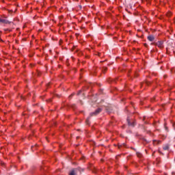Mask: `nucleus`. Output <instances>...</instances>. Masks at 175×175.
I'll use <instances>...</instances> for the list:
<instances>
[{
  "label": "nucleus",
  "mask_w": 175,
  "mask_h": 175,
  "mask_svg": "<svg viewBox=\"0 0 175 175\" xmlns=\"http://www.w3.org/2000/svg\"><path fill=\"white\" fill-rule=\"evenodd\" d=\"M158 47H160V49H162V47H163V42H158L157 43Z\"/></svg>",
  "instance_id": "obj_1"
},
{
  "label": "nucleus",
  "mask_w": 175,
  "mask_h": 175,
  "mask_svg": "<svg viewBox=\"0 0 175 175\" xmlns=\"http://www.w3.org/2000/svg\"><path fill=\"white\" fill-rule=\"evenodd\" d=\"M100 111V109H97L94 114H98Z\"/></svg>",
  "instance_id": "obj_5"
},
{
  "label": "nucleus",
  "mask_w": 175,
  "mask_h": 175,
  "mask_svg": "<svg viewBox=\"0 0 175 175\" xmlns=\"http://www.w3.org/2000/svg\"><path fill=\"white\" fill-rule=\"evenodd\" d=\"M0 23H3L4 24H6L8 22L5 19H0Z\"/></svg>",
  "instance_id": "obj_4"
},
{
  "label": "nucleus",
  "mask_w": 175,
  "mask_h": 175,
  "mask_svg": "<svg viewBox=\"0 0 175 175\" xmlns=\"http://www.w3.org/2000/svg\"><path fill=\"white\" fill-rule=\"evenodd\" d=\"M154 36H148V40H150V42H153L154 40Z\"/></svg>",
  "instance_id": "obj_2"
},
{
  "label": "nucleus",
  "mask_w": 175,
  "mask_h": 175,
  "mask_svg": "<svg viewBox=\"0 0 175 175\" xmlns=\"http://www.w3.org/2000/svg\"><path fill=\"white\" fill-rule=\"evenodd\" d=\"M167 16L168 17H170V16H172V12H168L167 14Z\"/></svg>",
  "instance_id": "obj_6"
},
{
  "label": "nucleus",
  "mask_w": 175,
  "mask_h": 175,
  "mask_svg": "<svg viewBox=\"0 0 175 175\" xmlns=\"http://www.w3.org/2000/svg\"><path fill=\"white\" fill-rule=\"evenodd\" d=\"M69 175H76V173L75 172V170H72L70 172Z\"/></svg>",
  "instance_id": "obj_3"
}]
</instances>
